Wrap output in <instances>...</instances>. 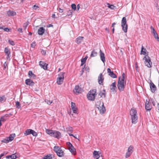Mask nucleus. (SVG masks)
<instances>
[{"mask_svg": "<svg viewBox=\"0 0 159 159\" xmlns=\"http://www.w3.org/2000/svg\"><path fill=\"white\" fill-rule=\"evenodd\" d=\"M53 150L58 157H64V152L62 151V149L59 147H54Z\"/></svg>", "mask_w": 159, "mask_h": 159, "instance_id": "obj_3", "label": "nucleus"}, {"mask_svg": "<svg viewBox=\"0 0 159 159\" xmlns=\"http://www.w3.org/2000/svg\"><path fill=\"white\" fill-rule=\"evenodd\" d=\"M9 141H10L9 140V139L7 138V139H3V140H2V142L3 143H8Z\"/></svg>", "mask_w": 159, "mask_h": 159, "instance_id": "obj_43", "label": "nucleus"}, {"mask_svg": "<svg viewBox=\"0 0 159 159\" xmlns=\"http://www.w3.org/2000/svg\"><path fill=\"white\" fill-rule=\"evenodd\" d=\"M18 30V31L20 32H22V28H19Z\"/></svg>", "mask_w": 159, "mask_h": 159, "instance_id": "obj_63", "label": "nucleus"}, {"mask_svg": "<svg viewBox=\"0 0 159 159\" xmlns=\"http://www.w3.org/2000/svg\"><path fill=\"white\" fill-rule=\"evenodd\" d=\"M17 157L16 156L15 154H13L11 155L7 156L6 157V158L8 159H9L10 158L15 159H16Z\"/></svg>", "mask_w": 159, "mask_h": 159, "instance_id": "obj_27", "label": "nucleus"}, {"mask_svg": "<svg viewBox=\"0 0 159 159\" xmlns=\"http://www.w3.org/2000/svg\"><path fill=\"white\" fill-rule=\"evenodd\" d=\"M132 153V152H127L126 154L125 157L126 158L129 157Z\"/></svg>", "mask_w": 159, "mask_h": 159, "instance_id": "obj_45", "label": "nucleus"}, {"mask_svg": "<svg viewBox=\"0 0 159 159\" xmlns=\"http://www.w3.org/2000/svg\"><path fill=\"white\" fill-rule=\"evenodd\" d=\"M145 109H152L149 101L147 100L146 101V102L145 103Z\"/></svg>", "mask_w": 159, "mask_h": 159, "instance_id": "obj_25", "label": "nucleus"}, {"mask_svg": "<svg viewBox=\"0 0 159 159\" xmlns=\"http://www.w3.org/2000/svg\"><path fill=\"white\" fill-rule=\"evenodd\" d=\"M63 10L60 8L59 9V11L60 13H62L63 12Z\"/></svg>", "mask_w": 159, "mask_h": 159, "instance_id": "obj_61", "label": "nucleus"}, {"mask_svg": "<svg viewBox=\"0 0 159 159\" xmlns=\"http://www.w3.org/2000/svg\"><path fill=\"white\" fill-rule=\"evenodd\" d=\"M110 89L111 92H116V82H114L110 86Z\"/></svg>", "mask_w": 159, "mask_h": 159, "instance_id": "obj_15", "label": "nucleus"}, {"mask_svg": "<svg viewBox=\"0 0 159 159\" xmlns=\"http://www.w3.org/2000/svg\"><path fill=\"white\" fill-rule=\"evenodd\" d=\"M71 107L72 109H77V108L75 107V103L71 102Z\"/></svg>", "mask_w": 159, "mask_h": 159, "instance_id": "obj_40", "label": "nucleus"}, {"mask_svg": "<svg viewBox=\"0 0 159 159\" xmlns=\"http://www.w3.org/2000/svg\"><path fill=\"white\" fill-rule=\"evenodd\" d=\"M45 29L43 27H40L38 30V33L40 35H42L44 33Z\"/></svg>", "mask_w": 159, "mask_h": 159, "instance_id": "obj_20", "label": "nucleus"}, {"mask_svg": "<svg viewBox=\"0 0 159 159\" xmlns=\"http://www.w3.org/2000/svg\"><path fill=\"white\" fill-rule=\"evenodd\" d=\"M88 57H84V58H82L81 60L83 61V62H86V61L87 58Z\"/></svg>", "mask_w": 159, "mask_h": 159, "instance_id": "obj_56", "label": "nucleus"}, {"mask_svg": "<svg viewBox=\"0 0 159 159\" xmlns=\"http://www.w3.org/2000/svg\"><path fill=\"white\" fill-rule=\"evenodd\" d=\"M84 91L83 89L78 85L76 86L74 89L73 90L74 92L76 94L78 95Z\"/></svg>", "mask_w": 159, "mask_h": 159, "instance_id": "obj_10", "label": "nucleus"}, {"mask_svg": "<svg viewBox=\"0 0 159 159\" xmlns=\"http://www.w3.org/2000/svg\"><path fill=\"white\" fill-rule=\"evenodd\" d=\"M122 30L125 33H126L128 29V25L127 24V20L125 17L122 18L121 24Z\"/></svg>", "mask_w": 159, "mask_h": 159, "instance_id": "obj_4", "label": "nucleus"}, {"mask_svg": "<svg viewBox=\"0 0 159 159\" xmlns=\"http://www.w3.org/2000/svg\"><path fill=\"white\" fill-rule=\"evenodd\" d=\"M131 122L135 124L138 122V116L136 110H130V111Z\"/></svg>", "mask_w": 159, "mask_h": 159, "instance_id": "obj_1", "label": "nucleus"}, {"mask_svg": "<svg viewBox=\"0 0 159 159\" xmlns=\"http://www.w3.org/2000/svg\"><path fill=\"white\" fill-rule=\"evenodd\" d=\"M94 157L96 159H98L100 157L99 152L94 151L93 153Z\"/></svg>", "mask_w": 159, "mask_h": 159, "instance_id": "obj_24", "label": "nucleus"}, {"mask_svg": "<svg viewBox=\"0 0 159 159\" xmlns=\"http://www.w3.org/2000/svg\"><path fill=\"white\" fill-rule=\"evenodd\" d=\"M96 106L98 109H105L103 102L100 101H99L96 103Z\"/></svg>", "mask_w": 159, "mask_h": 159, "instance_id": "obj_11", "label": "nucleus"}, {"mask_svg": "<svg viewBox=\"0 0 159 159\" xmlns=\"http://www.w3.org/2000/svg\"><path fill=\"white\" fill-rule=\"evenodd\" d=\"M46 132L48 134H49L50 136H54V131L48 129H46Z\"/></svg>", "mask_w": 159, "mask_h": 159, "instance_id": "obj_28", "label": "nucleus"}, {"mask_svg": "<svg viewBox=\"0 0 159 159\" xmlns=\"http://www.w3.org/2000/svg\"><path fill=\"white\" fill-rule=\"evenodd\" d=\"M15 137V134H11L7 138L8 139H9L10 141H12L13 140L14 137Z\"/></svg>", "mask_w": 159, "mask_h": 159, "instance_id": "obj_31", "label": "nucleus"}, {"mask_svg": "<svg viewBox=\"0 0 159 159\" xmlns=\"http://www.w3.org/2000/svg\"><path fill=\"white\" fill-rule=\"evenodd\" d=\"M133 147L132 146H130L128 148V152H132V153L133 152Z\"/></svg>", "mask_w": 159, "mask_h": 159, "instance_id": "obj_39", "label": "nucleus"}, {"mask_svg": "<svg viewBox=\"0 0 159 159\" xmlns=\"http://www.w3.org/2000/svg\"><path fill=\"white\" fill-rule=\"evenodd\" d=\"M153 34L154 37L155 39H157L159 38L158 36V35L157 34V33H154Z\"/></svg>", "mask_w": 159, "mask_h": 159, "instance_id": "obj_53", "label": "nucleus"}, {"mask_svg": "<svg viewBox=\"0 0 159 159\" xmlns=\"http://www.w3.org/2000/svg\"><path fill=\"white\" fill-rule=\"evenodd\" d=\"M54 136H53L52 137H54L57 139H59L60 137L61 133L59 132L54 131Z\"/></svg>", "mask_w": 159, "mask_h": 159, "instance_id": "obj_22", "label": "nucleus"}, {"mask_svg": "<svg viewBox=\"0 0 159 159\" xmlns=\"http://www.w3.org/2000/svg\"><path fill=\"white\" fill-rule=\"evenodd\" d=\"M97 55V52L95 51L94 50H93L90 55L91 57H93L96 56Z\"/></svg>", "mask_w": 159, "mask_h": 159, "instance_id": "obj_34", "label": "nucleus"}, {"mask_svg": "<svg viewBox=\"0 0 159 159\" xmlns=\"http://www.w3.org/2000/svg\"><path fill=\"white\" fill-rule=\"evenodd\" d=\"M54 156L53 155L49 154L43 158V159H53Z\"/></svg>", "mask_w": 159, "mask_h": 159, "instance_id": "obj_26", "label": "nucleus"}, {"mask_svg": "<svg viewBox=\"0 0 159 159\" xmlns=\"http://www.w3.org/2000/svg\"><path fill=\"white\" fill-rule=\"evenodd\" d=\"M31 134L33 136H35V137L37 136L38 135L37 133L33 130H32Z\"/></svg>", "mask_w": 159, "mask_h": 159, "instance_id": "obj_44", "label": "nucleus"}, {"mask_svg": "<svg viewBox=\"0 0 159 159\" xmlns=\"http://www.w3.org/2000/svg\"><path fill=\"white\" fill-rule=\"evenodd\" d=\"M143 59L145 60V64L146 66L148 68H151L152 66V63L151 61L150 57L147 55L144 57Z\"/></svg>", "mask_w": 159, "mask_h": 159, "instance_id": "obj_5", "label": "nucleus"}, {"mask_svg": "<svg viewBox=\"0 0 159 159\" xmlns=\"http://www.w3.org/2000/svg\"><path fill=\"white\" fill-rule=\"evenodd\" d=\"M45 102H46L48 104L50 105L52 102V101H51L50 100H48V99H46L45 100Z\"/></svg>", "mask_w": 159, "mask_h": 159, "instance_id": "obj_47", "label": "nucleus"}, {"mask_svg": "<svg viewBox=\"0 0 159 159\" xmlns=\"http://www.w3.org/2000/svg\"><path fill=\"white\" fill-rule=\"evenodd\" d=\"M125 73H123V74H122V78L121 80H120V81H124V80H125Z\"/></svg>", "mask_w": 159, "mask_h": 159, "instance_id": "obj_50", "label": "nucleus"}, {"mask_svg": "<svg viewBox=\"0 0 159 159\" xmlns=\"http://www.w3.org/2000/svg\"><path fill=\"white\" fill-rule=\"evenodd\" d=\"M107 73H108V74H109V73H110L111 72V70L109 68H108L107 69Z\"/></svg>", "mask_w": 159, "mask_h": 159, "instance_id": "obj_59", "label": "nucleus"}, {"mask_svg": "<svg viewBox=\"0 0 159 159\" xmlns=\"http://www.w3.org/2000/svg\"><path fill=\"white\" fill-rule=\"evenodd\" d=\"M107 7L109 8H110L112 10L114 9V8L116 7L115 6L113 5H110V4L108 3H107Z\"/></svg>", "mask_w": 159, "mask_h": 159, "instance_id": "obj_37", "label": "nucleus"}, {"mask_svg": "<svg viewBox=\"0 0 159 159\" xmlns=\"http://www.w3.org/2000/svg\"><path fill=\"white\" fill-rule=\"evenodd\" d=\"M39 65L44 70H47V67L48 65L44 62L42 61H40L39 62Z\"/></svg>", "mask_w": 159, "mask_h": 159, "instance_id": "obj_14", "label": "nucleus"}, {"mask_svg": "<svg viewBox=\"0 0 159 159\" xmlns=\"http://www.w3.org/2000/svg\"><path fill=\"white\" fill-rule=\"evenodd\" d=\"M108 75L113 78H115L117 77L116 75L114 73L113 71H111L110 73H109Z\"/></svg>", "mask_w": 159, "mask_h": 159, "instance_id": "obj_35", "label": "nucleus"}, {"mask_svg": "<svg viewBox=\"0 0 159 159\" xmlns=\"http://www.w3.org/2000/svg\"><path fill=\"white\" fill-rule=\"evenodd\" d=\"M85 70H86V71H87L88 72H89V67H86L85 68Z\"/></svg>", "mask_w": 159, "mask_h": 159, "instance_id": "obj_60", "label": "nucleus"}, {"mask_svg": "<svg viewBox=\"0 0 159 159\" xmlns=\"http://www.w3.org/2000/svg\"><path fill=\"white\" fill-rule=\"evenodd\" d=\"M100 113L102 115L105 113L106 110H98Z\"/></svg>", "mask_w": 159, "mask_h": 159, "instance_id": "obj_48", "label": "nucleus"}, {"mask_svg": "<svg viewBox=\"0 0 159 159\" xmlns=\"http://www.w3.org/2000/svg\"><path fill=\"white\" fill-rule=\"evenodd\" d=\"M100 56L101 61L104 63L105 61V58L104 53L102 52V50H100Z\"/></svg>", "mask_w": 159, "mask_h": 159, "instance_id": "obj_17", "label": "nucleus"}, {"mask_svg": "<svg viewBox=\"0 0 159 159\" xmlns=\"http://www.w3.org/2000/svg\"><path fill=\"white\" fill-rule=\"evenodd\" d=\"M41 53L44 56L46 54V52L45 51L42 49L41 50Z\"/></svg>", "mask_w": 159, "mask_h": 159, "instance_id": "obj_52", "label": "nucleus"}, {"mask_svg": "<svg viewBox=\"0 0 159 159\" xmlns=\"http://www.w3.org/2000/svg\"><path fill=\"white\" fill-rule=\"evenodd\" d=\"M32 130V129H27L25 131L24 133V135L25 136H27V135L31 134Z\"/></svg>", "mask_w": 159, "mask_h": 159, "instance_id": "obj_29", "label": "nucleus"}, {"mask_svg": "<svg viewBox=\"0 0 159 159\" xmlns=\"http://www.w3.org/2000/svg\"><path fill=\"white\" fill-rule=\"evenodd\" d=\"M65 73L61 72L58 75L57 79V83L58 84L60 85L62 84L64 79V75Z\"/></svg>", "mask_w": 159, "mask_h": 159, "instance_id": "obj_6", "label": "nucleus"}, {"mask_svg": "<svg viewBox=\"0 0 159 159\" xmlns=\"http://www.w3.org/2000/svg\"><path fill=\"white\" fill-rule=\"evenodd\" d=\"M81 66H83L85 62H83V61H82V60H81Z\"/></svg>", "mask_w": 159, "mask_h": 159, "instance_id": "obj_64", "label": "nucleus"}, {"mask_svg": "<svg viewBox=\"0 0 159 159\" xmlns=\"http://www.w3.org/2000/svg\"><path fill=\"white\" fill-rule=\"evenodd\" d=\"M16 110H15L13 112H12L11 113H9L8 114H7L5 115L4 116H2L0 119V121H4L6 120V119L5 118H6L9 117V116H11L13 115V114H15L16 113Z\"/></svg>", "mask_w": 159, "mask_h": 159, "instance_id": "obj_9", "label": "nucleus"}, {"mask_svg": "<svg viewBox=\"0 0 159 159\" xmlns=\"http://www.w3.org/2000/svg\"><path fill=\"white\" fill-rule=\"evenodd\" d=\"M25 83L26 85L31 86H33L34 84L33 81L30 79L26 80Z\"/></svg>", "mask_w": 159, "mask_h": 159, "instance_id": "obj_16", "label": "nucleus"}, {"mask_svg": "<svg viewBox=\"0 0 159 159\" xmlns=\"http://www.w3.org/2000/svg\"><path fill=\"white\" fill-rule=\"evenodd\" d=\"M76 7L77 8V10L78 11L79 10V9L80 8V4H78L77 6V7Z\"/></svg>", "mask_w": 159, "mask_h": 159, "instance_id": "obj_62", "label": "nucleus"}, {"mask_svg": "<svg viewBox=\"0 0 159 159\" xmlns=\"http://www.w3.org/2000/svg\"><path fill=\"white\" fill-rule=\"evenodd\" d=\"M8 43L10 44L12 46H14L15 45V43L14 41L11 40V39H9L8 40Z\"/></svg>", "mask_w": 159, "mask_h": 159, "instance_id": "obj_42", "label": "nucleus"}, {"mask_svg": "<svg viewBox=\"0 0 159 159\" xmlns=\"http://www.w3.org/2000/svg\"><path fill=\"white\" fill-rule=\"evenodd\" d=\"M83 37L79 36L76 39L75 42L77 44H79L83 40Z\"/></svg>", "mask_w": 159, "mask_h": 159, "instance_id": "obj_23", "label": "nucleus"}, {"mask_svg": "<svg viewBox=\"0 0 159 159\" xmlns=\"http://www.w3.org/2000/svg\"><path fill=\"white\" fill-rule=\"evenodd\" d=\"M68 13H69V15H71L72 13V10H70L68 11Z\"/></svg>", "mask_w": 159, "mask_h": 159, "instance_id": "obj_58", "label": "nucleus"}, {"mask_svg": "<svg viewBox=\"0 0 159 159\" xmlns=\"http://www.w3.org/2000/svg\"><path fill=\"white\" fill-rule=\"evenodd\" d=\"M7 66V64L6 62H5L3 64L4 69V70L5 69H6Z\"/></svg>", "mask_w": 159, "mask_h": 159, "instance_id": "obj_54", "label": "nucleus"}, {"mask_svg": "<svg viewBox=\"0 0 159 159\" xmlns=\"http://www.w3.org/2000/svg\"><path fill=\"white\" fill-rule=\"evenodd\" d=\"M28 75L29 77L30 78H35V75L33 73L32 71H29L28 72Z\"/></svg>", "mask_w": 159, "mask_h": 159, "instance_id": "obj_30", "label": "nucleus"}, {"mask_svg": "<svg viewBox=\"0 0 159 159\" xmlns=\"http://www.w3.org/2000/svg\"><path fill=\"white\" fill-rule=\"evenodd\" d=\"M16 14V12L15 11H7V14L9 16H14Z\"/></svg>", "mask_w": 159, "mask_h": 159, "instance_id": "obj_32", "label": "nucleus"}, {"mask_svg": "<svg viewBox=\"0 0 159 159\" xmlns=\"http://www.w3.org/2000/svg\"><path fill=\"white\" fill-rule=\"evenodd\" d=\"M151 30L152 33H153V34L156 33V32L154 28L152 26L151 27Z\"/></svg>", "mask_w": 159, "mask_h": 159, "instance_id": "obj_49", "label": "nucleus"}, {"mask_svg": "<svg viewBox=\"0 0 159 159\" xmlns=\"http://www.w3.org/2000/svg\"><path fill=\"white\" fill-rule=\"evenodd\" d=\"M16 106L17 108L20 109V104L19 102L17 101L16 102Z\"/></svg>", "mask_w": 159, "mask_h": 159, "instance_id": "obj_41", "label": "nucleus"}, {"mask_svg": "<svg viewBox=\"0 0 159 159\" xmlns=\"http://www.w3.org/2000/svg\"><path fill=\"white\" fill-rule=\"evenodd\" d=\"M149 85L151 91L152 93H154L157 89V87L156 86L151 80L149 83Z\"/></svg>", "mask_w": 159, "mask_h": 159, "instance_id": "obj_13", "label": "nucleus"}, {"mask_svg": "<svg viewBox=\"0 0 159 159\" xmlns=\"http://www.w3.org/2000/svg\"><path fill=\"white\" fill-rule=\"evenodd\" d=\"M120 77H119V80L118 82L117 87L118 89L120 91H122L124 90L125 88L124 85V81H120Z\"/></svg>", "mask_w": 159, "mask_h": 159, "instance_id": "obj_7", "label": "nucleus"}, {"mask_svg": "<svg viewBox=\"0 0 159 159\" xmlns=\"http://www.w3.org/2000/svg\"><path fill=\"white\" fill-rule=\"evenodd\" d=\"M99 95L102 98H105L106 96V91L105 89H103L101 91H100Z\"/></svg>", "mask_w": 159, "mask_h": 159, "instance_id": "obj_19", "label": "nucleus"}, {"mask_svg": "<svg viewBox=\"0 0 159 159\" xmlns=\"http://www.w3.org/2000/svg\"><path fill=\"white\" fill-rule=\"evenodd\" d=\"M39 7L35 5H34L33 7V9L34 10H36L37 8H38Z\"/></svg>", "mask_w": 159, "mask_h": 159, "instance_id": "obj_55", "label": "nucleus"}, {"mask_svg": "<svg viewBox=\"0 0 159 159\" xmlns=\"http://www.w3.org/2000/svg\"><path fill=\"white\" fill-rule=\"evenodd\" d=\"M104 80V77L102 73H100L98 77V81L99 84L100 85H103V82Z\"/></svg>", "mask_w": 159, "mask_h": 159, "instance_id": "obj_12", "label": "nucleus"}, {"mask_svg": "<svg viewBox=\"0 0 159 159\" xmlns=\"http://www.w3.org/2000/svg\"><path fill=\"white\" fill-rule=\"evenodd\" d=\"M4 52L6 55H7V58L8 59L10 57V55L11 53L10 52L8 48L7 47L5 48L4 50Z\"/></svg>", "mask_w": 159, "mask_h": 159, "instance_id": "obj_21", "label": "nucleus"}, {"mask_svg": "<svg viewBox=\"0 0 159 159\" xmlns=\"http://www.w3.org/2000/svg\"><path fill=\"white\" fill-rule=\"evenodd\" d=\"M72 111L71 110H67V113L69 114L70 115H72L74 116L75 115V114H78V110H72Z\"/></svg>", "mask_w": 159, "mask_h": 159, "instance_id": "obj_18", "label": "nucleus"}, {"mask_svg": "<svg viewBox=\"0 0 159 159\" xmlns=\"http://www.w3.org/2000/svg\"><path fill=\"white\" fill-rule=\"evenodd\" d=\"M4 30L5 31H6L7 32H8L10 31V29L7 28H5L4 29Z\"/></svg>", "mask_w": 159, "mask_h": 159, "instance_id": "obj_57", "label": "nucleus"}, {"mask_svg": "<svg viewBox=\"0 0 159 159\" xmlns=\"http://www.w3.org/2000/svg\"><path fill=\"white\" fill-rule=\"evenodd\" d=\"M72 8L75 11L76 8V5L75 4H72L71 5Z\"/></svg>", "mask_w": 159, "mask_h": 159, "instance_id": "obj_46", "label": "nucleus"}, {"mask_svg": "<svg viewBox=\"0 0 159 159\" xmlns=\"http://www.w3.org/2000/svg\"><path fill=\"white\" fill-rule=\"evenodd\" d=\"M66 144L68 146V149L72 154L73 155H75L76 154V150L72 145L69 142H67Z\"/></svg>", "mask_w": 159, "mask_h": 159, "instance_id": "obj_8", "label": "nucleus"}, {"mask_svg": "<svg viewBox=\"0 0 159 159\" xmlns=\"http://www.w3.org/2000/svg\"><path fill=\"white\" fill-rule=\"evenodd\" d=\"M146 49L144 48L143 46L142 45L140 54L145 55L146 53Z\"/></svg>", "mask_w": 159, "mask_h": 159, "instance_id": "obj_33", "label": "nucleus"}, {"mask_svg": "<svg viewBox=\"0 0 159 159\" xmlns=\"http://www.w3.org/2000/svg\"><path fill=\"white\" fill-rule=\"evenodd\" d=\"M72 129V128L71 127H69L67 128L66 129L68 133H69V132L71 133L73 132Z\"/></svg>", "mask_w": 159, "mask_h": 159, "instance_id": "obj_38", "label": "nucleus"}, {"mask_svg": "<svg viewBox=\"0 0 159 159\" xmlns=\"http://www.w3.org/2000/svg\"><path fill=\"white\" fill-rule=\"evenodd\" d=\"M35 43V42H33L31 45V47L32 48H34L36 46Z\"/></svg>", "mask_w": 159, "mask_h": 159, "instance_id": "obj_51", "label": "nucleus"}, {"mask_svg": "<svg viewBox=\"0 0 159 159\" xmlns=\"http://www.w3.org/2000/svg\"><path fill=\"white\" fill-rule=\"evenodd\" d=\"M96 89L91 90L87 94L88 99L90 101H94L95 99V96L97 95L96 94Z\"/></svg>", "mask_w": 159, "mask_h": 159, "instance_id": "obj_2", "label": "nucleus"}, {"mask_svg": "<svg viewBox=\"0 0 159 159\" xmlns=\"http://www.w3.org/2000/svg\"><path fill=\"white\" fill-rule=\"evenodd\" d=\"M6 98L4 95L0 97V102H4L6 101Z\"/></svg>", "mask_w": 159, "mask_h": 159, "instance_id": "obj_36", "label": "nucleus"}]
</instances>
